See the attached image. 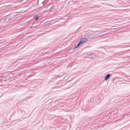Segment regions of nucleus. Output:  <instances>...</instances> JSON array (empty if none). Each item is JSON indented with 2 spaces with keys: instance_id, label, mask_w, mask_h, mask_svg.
I'll return each mask as SVG.
<instances>
[{
  "instance_id": "nucleus-1",
  "label": "nucleus",
  "mask_w": 130,
  "mask_h": 130,
  "mask_svg": "<svg viewBox=\"0 0 130 130\" xmlns=\"http://www.w3.org/2000/svg\"><path fill=\"white\" fill-rule=\"evenodd\" d=\"M80 41L83 44L85 43V42H87V41H88V38H83L81 39Z\"/></svg>"
},
{
  "instance_id": "nucleus-2",
  "label": "nucleus",
  "mask_w": 130,
  "mask_h": 130,
  "mask_svg": "<svg viewBox=\"0 0 130 130\" xmlns=\"http://www.w3.org/2000/svg\"><path fill=\"white\" fill-rule=\"evenodd\" d=\"M111 74H109L107 75L105 78V81H108V79L110 78Z\"/></svg>"
},
{
  "instance_id": "nucleus-3",
  "label": "nucleus",
  "mask_w": 130,
  "mask_h": 130,
  "mask_svg": "<svg viewBox=\"0 0 130 130\" xmlns=\"http://www.w3.org/2000/svg\"><path fill=\"white\" fill-rule=\"evenodd\" d=\"M81 44H82V42H80V41L78 44L77 45V46L74 48V49H76V48H78V47H79V46H80Z\"/></svg>"
},
{
  "instance_id": "nucleus-4",
  "label": "nucleus",
  "mask_w": 130,
  "mask_h": 130,
  "mask_svg": "<svg viewBox=\"0 0 130 130\" xmlns=\"http://www.w3.org/2000/svg\"><path fill=\"white\" fill-rule=\"evenodd\" d=\"M52 24L51 22H47L45 23V26H50Z\"/></svg>"
},
{
  "instance_id": "nucleus-5",
  "label": "nucleus",
  "mask_w": 130,
  "mask_h": 130,
  "mask_svg": "<svg viewBox=\"0 0 130 130\" xmlns=\"http://www.w3.org/2000/svg\"><path fill=\"white\" fill-rule=\"evenodd\" d=\"M36 21H37L39 19V17L38 16H35V17Z\"/></svg>"
},
{
  "instance_id": "nucleus-6",
  "label": "nucleus",
  "mask_w": 130,
  "mask_h": 130,
  "mask_svg": "<svg viewBox=\"0 0 130 130\" xmlns=\"http://www.w3.org/2000/svg\"><path fill=\"white\" fill-rule=\"evenodd\" d=\"M45 4V2H43V4L44 5Z\"/></svg>"
},
{
  "instance_id": "nucleus-7",
  "label": "nucleus",
  "mask_w": 130,
  "mask_h": 130,
  "mask_svg": "<svg viewBox=\"0 0 130 130\" xmlns=\"http://www.w3.org/2000/svg\"><path fill=\"white\" fill-rule=\"evenodd\" d=\"M90 36H91V35L88 36V37H90Z\"/></svg>"
},
{
  "instance_id": "nucleus-8",
  "label": "nucleus",
  "mask_w": 130,
  "mask_h": 130,
  "mask_svg": "<svg viewBox=\"0 0 130 130\" xmlns=\"http://www.w3.org/2000/svg\"><path fill=\"white\" fill-rule=\"evenodd\" d=\"M90 54V55H92V54H93V53L92 54Z\"/></svg>"
}]
</instances>
